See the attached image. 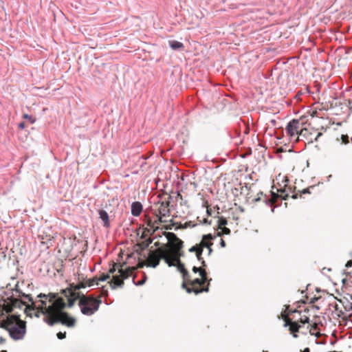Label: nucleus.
Segmentation results:
<instances>
[{"label":"nucleus","mask_w":352,"mask_h":352,"mask_svg":"<svg viewBox=\"0 0 352 352\" xmlns=\"http://www.w3.org/2000/svg\"><path fill=\"white\" fill-rule=\"evenodd\" d=\"M166 237L168 238V241L174 240L175 244L177 246V248H180L182 245V241L180 240L175 234L173 232H168L166 234Z\"/></svg>","instance_id":"14"},{"label":"nucleus","mask_w":352,"mask_h":352,"mask_svg":"<svg viewBox=\"0 0 352 352\" xmlns=\"http://www.w3.org/2000/svg\"><path fill=\"white\" fill-rule=\"evenodd\" d=\"M206 282L201 278H195L193 280H190V276L188 280H184L182 283V287L186 289L188 293L194 292L196 294L201 293L203 292H208V286L201 288L202 285Z\"/></svg>","instance_id":"7"},{"label":"nucleus","mask_w":352,"mask_h":352,"mask_svg":"<svg viewBox=\"0 0 352 352\" xmlns=\"http://www.w3.org/2000/svg\"><path fill=\"white\" fill-rule=\"evenodd\" d=\"M298 313L299 315L301 314V311H298L297 309L289 310V306H285V310L281 314L282 318L285 321L284 327H289V331L292 333L294 338H297L298 335L296 333L299 331L301 327L300 324H298L300 322L302 324H306L309 322V318L306 315L301 316L297 321H293V319H295V316L293 318H289L290 314H296Z\"/></svg>","instance_id":"3"},{"label":"nucleus","mask_w":352,"mask_h":352,"mask_svg":"<svg viewBox=\"0 0 352 352\" xmlns=\"http://www.w3.org/2000/svg\"><path fill=\"white\" fill-rule=\"evenodd\" d=\"M142 211V205L139 201L133 202L131 204V214L135 217H138Z\"/></svg>","instance_id":"13"},{"label":"nucleus","mask_w":352,"mask_h":352,"mask_svg":"<svg viewBox=\"0 0 352 352\" xmlns=\"http://www.w3.org/2000/svg\"><path fill=\"white\" fill-rule=\"evenodd\" d=\"M23 118L25 119L29 120L31 123H34L35 122V119L33 118L32 116H29L28 114H24Z\"/></svg>","instance_id":"24"},{"label":"nucleus","mask_w":352,"mask_h":352,"mask_svg":"<svg viewBox=\"0 0 352 352\" xmlns=\"http://www.w3.org/2000/svg\"><path fill=\"white\" fill-rule=\"evenodd\" d=\"M175 262L177 263V269L182 274L184 280H188L189 279L190 274L185 269L184 265L181 263L180 260L178 258H170V263H173V265H175Z\"/></svg>","instance_id":"11"},{"label":"nucleus","mask_w":352,"mask_h":352,"mask_svg":"<svg viewBox=\"0 0 352 352\" xmlns=\"http://www.w3.org/2000/svg\"><path fill=\"white\" fill-rule=\"evenodd\" d=\"M258 195H261V196H258L257 198H255L254 201L256 202V201L263 200L267 205H269V206L272 205L273 201L271 199L268 198L266 195H264L263 194V192H260L259 194H258Z\"/></svg>","instance_id":"16"},{"label":"nucleus","mask_w":352,"mask_h":352,"mask_svg":"<svg viewBox=\"0 0 352 352\" xmlns=\"http://www.w3.org/2000/svg\"><path fill=\"white\" fill-rule=\"evenodd\" d=\"M116 270V264H113L112 267L109 270V274H113Z\"/></svg>","instance_id":"27"},{"label":"nucleus","mask_w":352,"mask_h":352,"mask_svg":"<svg viewBox=\"0 0 352 352\" xmlns=\"http://www.w3.org/2000/svg\"><path fill=\"white\" fill-rule=\"evenodd\" d=\"M318 329V324L316 323H314L312 327H311V329H310V333L311 335H316V333H315V331Z\"/></svg>","instance_id":"21"},{"label":"nucleus","mask_w":352,"mask_h":352,"mask_svg":"<svg viewBox=\"0 0 352 352\" xmlns=\"http://www.w3.org/2000/svg\"><path fill=\"white\" fill-rule=\"evenodd\" d=\"M307 192H309L308 189H304V190H302V193H304V194H305V193H307Z\"/></svg>","instance_id":"34"},{"label":"nucleus","mask_w":352,"mask_h":352,"mask_svg":"<svg viewBox=\"0 0 352 352\" xmlns=\"http://www.w3.org/2000/svg\"><path fill=\"white\" fill-rule=\"evenodd\" d=\"M15 292L19 293L18 297H24L32 302L31 305H27L25 302L14 296L3 299L0 305V316H3L6 314H10L16 309H22L24 307V311L28 316H34L39 318L41 314L44 316L43 320L50 326L56 323H61L68 327H72L75 325L76 319L70 317L67 313L64 311L66 307V303L62 298L56 297L52 294L50 298L48 296L40 294L38 298L40 299L33 301L32 298L29 294H25L15 289Z\"/></svg>","instance_id":"1"},{"label":"nucleus","mask_w":352,"mask_h":352,"mask_svg":"<svg viewBox=\"0 0 352 352\" xmlns=\"http://www.w3.org/2000/svg\"><path fill=\"white\" fill-rule=\"evenodd\" d=\"M306 129H301L300 122L298 120H293L289 122L286 127V131L290 137H294L298 135H302Z\"/></svg>","instance_id":"9"},{"label":"nucleus","mask_w":352,"mask_h":352,"mask_svg":"<svg viewBox=\"0 0 352 352\" xmlns=\"http://www.w3.org/2000/svg\"><path fill=\"white\" fill-rule=\"evenodd\" d=\"M101 303L102 300L100 298L82 294L81 297L79 298L78 306L83 315L90 316L98 310Z\"/></svg>","instance_id":"4"},{"label":"nucleus","mask_w":352,"mask_h":352,"mask_svg":"<svg viewBox=\"0 0 352 352\" xmlns=\"http://www.w3.org/2000/svg\"><path fill=\"white\" fill-rule=\"evenodd\" d=\"M87 285L89 287H92V286H94V285H98V278H93L89 279L87 280Z\"/></svg>","instance_id":"17"},{"label":"nucleus","mask_w":352,"mask_h":352,"mask_svg":"<svg viewBox=\"0 0 352 352\" xmlns=\"http://www.w3.org/2000/svg\"><path fill=\"white\" fill-rule=\"evenodd\" d=\"M109 274H102L100 278H98V281H104L109 278Z\"/></svg>","instance_id":"22"},{"label":"nucleus","mask_w":352,"mask_h":352,"mask_svg":"<svg viewBox=\"0 0 352 352\" xmlns=\"http://www.w3.org/2000/svg\"><path fill=\"white\" fill-rule=\"evenodd\" d=\"M212 239V236L211 234L204 235L200 243L192 246L189 250V251L191 252H196L197 259L199 261H201V263L204 266L205 265V261L203 260L201 257L203 248H207L208 249L209 254H210L212 252L211 245H212V243L211 242Z\"/></svg>","instance_id":"6"},{"label":"nucleus","mask_w":352,"mask_h":352,"mask_svg":"<svg viewBox=\"0 0 352 352\" xmlns=\"http://www.w3.org/2000/svg\"><path fill=\"white\" fill-rule=\"evenodd\" d=\"M170 202L169 201H162L160 204L159 208L157 209L158 214L160 216L159 217V221L162 222V217H168L170 214V210L168 208Z\"/></svg>","instance_id":"10"},{"label":"nucleus","mask_w":352,"mask_h":352,"mask_svg":"<svg viewBox=\"0 0 352 352\" xmlns=\"http://www.w3.org/2000/svg\"><path fill=\"white\" fill-rule=\"evenodd\" d=\"M133 269L131 267L120 268L118 270L119 275H115L113 276L112 280L110 282L111 287L115 289L116 287H122L124 284V279H126L131 276L133 274Z\"/></svg>","instance_id":"8"},{"label":"nucleus","mask_w":352,"mask_h":352,"mask_svg":"<svg viewBox=\"0 0 352 352\" xmlns=\"http://www.w3.org/2000/svg\"><path fill=\"white\" fill-rule=\"evenodd\" d=\"M292 198H294V199L297 198V195H292Z\"/></svg>","instance_id":"37"},{"label":"nucleus","mask_w":352,"mask_h":352,"mask_svg":"<svg viewBox=\"0 0 352 352\" xmlns=\"http://www.w3.org/2000/svg\"><path fill=\"white\" fill-rule=\"evenodd\" d=\"M1 352H7V351H6V350H3V351H1Z\"/></svg>","instance_id":"40"},{"label":"nucleus","mask_w":352,"mask_h":352,"mask_svg":"<svg viewBox=\"0 0 352 352\" xmlns=\"http://www.w3.org/2000/svg\"><path fill=\"white\" fill-rule=\"evenodd\" d=\"M201 268H199V267H196V266H194V267H192V271H193V272H195V273H197V272H199V271H200V270H201Z\"/></svg>","instance_id":"28"},{"label":"nucleus","mask_w":352,"mask_h":352,"mask_svg":"<svg viewBox=\"0 0 352 352\" xmlns=\"http://www.w3.org/2000/svg\"><path fill=\"white\" fill-rule=\"evenodd\" d=\"M144 256L146 258L147 265L149 267H157L161 259H164L169 266L173 265V263H170V258L166 256V253L162 249L149 250L147 256Z\"/></svg>","instance_id":"5"},{"label":"nucleus","mask_w":352,"mask_h":352,"mask_svg":"<svg viewBox=\"0 0 352 352\" xmlns=\"http://www.w3.org/2000/svg\"><path fill=\"white\" fill-rule=\"evenodd\" d=\"M143 283H144V281H142V282L140 283H139V285H142V284H143Z\"/></svg>","instance_id":"39"},{"label":"nucleus","mask_w":352,"mask_h":352,"mask_svg":"<svg viewBox=\"0 0 352 352\" xmlns=\"http://www.w3.org/2000/svg\"><path fill=\"white\" fill-rule=\"evenodd\" d=\"M221 246L222 248L226 247V243H225V241L223 239H221Z\"/></svg>","instance_id":"32"},{"label":"nucleus","mask_w":352,"mask_h":352,"mask_svg":"<svg viewBox=\"0 0 352 352\" xmlns=\"http://www.w3.org/2000/svg\"><path fill=\"white\" fill-rule=\"evenodd\" d=\"M320 135H321V133H318L317 137H319V136H320ZM317 139H318V138H316V140H317Z\"/></svg>","instance_id":"36"},{"label":"nucleus","mask_w":352,"mask_h":352,"mask_svg":"<svg viewBox=\"0 0 352 352\" xmlns=\"http://www.w3.org/2000/svg\"><path fill=\"white\" fill-rule=\"evenodd\" d=\"M168 44L169 46L174 50H181L184 47V45L182 43L175 40L169 41Z\"/></svg>","instance_id":"15"},{"label":"nucleus","mask_w":352,"mask_h":352,"mask_svg":"<svg viewBox=\"0 0 352 352\" xmlns=\"http://www.w3.org/2000/svg\"><path fill=\"white\" fill-rule=\"evenodd\" d=\"M223 234H229L230 233V230L228 228L224 227L223 228Z\"/></svg>","instance_id":"26"},{"label":"nucleus","mask_w":352,"mask_h":352,"mask_svg":"<svg viewBox=\"0 0 352 352\" xmlns=\"http://www.w3.org/2000/svg\"><path fill=\"white\" fill-rule=\"evenodd\" d=\"M80 296H78L76 298H68V307H72L74 305V302H75V300L76 298H79Z\"/></svg>","instance_id":"19"},{"label":"nucleus","mask_w":352,"mask_h":352,"mask_svg":"<svg viewBox=\"0 0 352 352\" xmlns=\"http://www.w3.org/2000/svg\"><path fill=\"white\" fill-rule=\"evenodd\" d=\"M99 218L102 221L103 226L108 228L110 227L109 217L104 210H98Z\"/></svg>","instance_id":"12"},{"label":"nucleus","mask_w":352,"mask_h":352,"mask_svg":"<svg viewBox=\"0 0 352 352\" xmlns=\"http://www.w3.org/2000/svg\"><path fill=\"white\" fill-rule=\"evenodd\" d=\"M351 141H352V138H351Z\"/></svg>","instance_id":"41"},{"label":"nucleus","mask_w":352,"mask_h":352,"mask_svg":"<svg viewBox=\"0 0 352 352\" xmlns=\"http://www.w3.org/2000/svg\"><path fill=\"white\" fill-rule=\"evenodd\" d=\"M65 336H66V333H65V332H64V333L58 332V333H57V337H58V339H60V340H62V339L65 338Z\"/></svg>","instance_id":"25"},{"label":"nucleus","mask_w":352,"mask_h":352,"mask_svg":"<svg viewBox=\"0 0 352 352\" xmlns=\"http://www.w3.org/2000/svg\"><path fill=\"white\" fill-rule=\"evenodd\" d=\"M351 266H352V261H348V262L346 263V265H345V267H346V268H349V267H351Z\"/></svg>","instance_id":"30"},{"label":"nucleus","mask_w":352,"mask_h":352,"mask_svg":"<svg viewBox=\"0 0 352 352\" xmlns=\"http://www.w3.org/2000/svg\"><path fill=\"white\" fill-rule=\"evenodd\" d=\"M199 275L201 276V279L206 282L208 280L207 279V273H206V271L204 270V269H201L200 271H199Z\"/></svg>","instance_id":"18"},{"label":"nucleus","mask_w":352,"mask_h":352,"mask_svg":"<svg viewBox=\"0 0 352 352\" xmlns=\"http://www.w3.org/2000/svg\"><path fill=\"white\" fill-rule=\"evenodd\" d=\"M301 352H310L309 351V348H305L303 351H302Z\"/></svg>","instance_id":"33"},{"label":"nucleus","mask_w":352,"mask_h":352,"mask_svg":"<svg viewBox=\"0 0 352 352\" xmlns=\"http://www.w3.org/2000/svg\"><path fill=\"white\" fill-rule=\"evenodd\" d=\"M303 312L305 313V314H307L309 312V309H305L303 310Z\"/></svg>","instance_id":"35"},{"label":"nucleus","mask_w":352,"mask_h":352,"mask_svg":"<svg viewBox=\"0 0 352 352\" xmlns=\"http://www.w3.org/2000/svg\"><path fill=\"white\" fill-rule=\"evenodd\" d=\"M25 126V124L24 122H21L19 124V128L21 129H23Z\"/></svg>","instance_id":"29"},{"label":"nucleus","mask_w":352,"mask_h":352,"mask_svg":"<svg viewBox=\"0 0 352 352\" xmlns=\"http://www.w3.org/2000/svg\"><path fill=\"white\" fill-rule=\"evenodd\" d=\"M0 322L1 327L8 331L14 340H22L26 333V322L16 314H6Z\"/></svg>","instance_id":"2"},{"label":"nucleus","mask_w":352,"mask_h":352,"mask_svg":"<svg viewBox=\"0 0 352 352\" xmlns=\"http://www.w3.org/2000/svg\"><path fill=\"white\" fill-rule=\"evenodd\" d=\"M0 341H1V342H3V338H0Z\"/></svg>","instance_id":"38"},{"label":"nucleus","mask_w":352,"mask_h":352,"mask_svg":"<svg viewBox=\"0 0 352 352\" xmlns=\"http://www.w3.org/2000/svg\"><path fill=\"white\" fill-rule=\"evenodd\" d=\"M342 144H346L349 143V136L347 135H341Z\"/></svg>","instance_id":"20"},{"label":"nucleus","mask_w":352,"mask_h":352,"mask_svg":"<svg viewBox=\"0 0 352 352\" xmlns=\"http://www.w3.org/2000/svg\"><path fill=\"white\" fill-rule=\"evenodd\" d=\"M218 223L219 226H224L227 224V221L226 219L221 218L219 219Z\"/></svg>","instance_id":"23"},{"label":"nucleus","mask_w":352,"mask_h":352,"mask_svg":"<svg viewBox=\"0 0 352 352\" xmlns=\"http://www.w3.org/2000/svg\"><path fill=\"white\" fill-rule=\"evenodd\" d=\"M86 287V285L83 283H80L78 285V289H80V288H85Z\"/></svg>","instance_id":"31"}]
</instances>
